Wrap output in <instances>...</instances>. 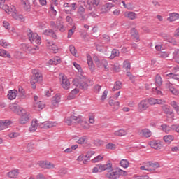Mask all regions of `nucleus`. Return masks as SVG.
Instances as JSON below:
<instances>
[{"instance_id": "nucleus-1", "label": "nucleus", "mask_w": 179, "mask_h": 179, "mask_svg": "<svg viewBox=\"0 0 179 179\" xmlns=\"http://www.w3.org/2000/svg\"><path fill=\"white\" fill-rule=\"evenodd\" d=\"M5 1L6 0H0V8L4 10L8 15H11L12 17L15 20H23V15L17 14L16 7L11 6L9 8V6L5 5Z\"/></svg>"}, {"instance_id": "nucleus-2", "label": "nucleus", "mask_w": 179, "mask_h": 179, "mask_svg": "<svg viewBox=\"0 0 179 179\" xmlns=\"http://www.w3.org/2000/svg\"><path fill=\"white\" fill-rule=\"evenodd\" d=\"M73 84L74 86L79 87V89H83L84 90H86L89 86V85L87 84L86 79L83 76H77L76 78H74L73 80Z\"/></svg>"}, {"instance_id": "nucleus-3", "label": "nucleus", "mask_w": 179, "mask_h": 179, "mask_svg": "<svg viewBox=\"0 0 179 179\" xmlns=\"http://www.w3.org/2000/svg\"><path fill=\"white\" fill-rule=\"evenodd\" d=\"M28 38L31 43H35L36 44H41V38L37 33H34L33 31L28 29L27 31Z\"/></svg>"}, {"instance_id": "nucleus-4", "label": "nucleus", "mask_w": 179, "mask_h": 179, "mask_svg": "<svg viewBox=\"0 0 179 179\" xmlns=\"http://www.w3.org/2000/svg\"><path fill=\"white\" fill-rule=\"evenodd\" d=\"M120 176H128V172L122 171L121 169H118L116 171L110 173H107L106 176L109 179H117L120 178Z\"/></svg>"}, {"instance_id": "nucleus-5", "label": "nucleus", "mask_w": 179, "mask_h": 179, "mask_svg": "<svg viewBox=\"0 0 179 179\" xmlns=\"http://www.w3.org/2000/svg\"><path fill=\"white\" fill-rule=\"evenodd\" d=\"M21 50L22 51H25V52H29V54H36V51H38V46H31L27 43H22L20 46Z\"/></svg>"}, {"instance_id": "nucleus-6", "label": "nucleus", "mask_w": 179, "mask_h": 179, "mask_svg": "<svg viewBox=\"0 0 179 179\" xmlns=\"http://www.w3.org/2000/svg\"><path fill=\"white\" fill-rule=\"evenodd\" d=\"M33 76L31 78V80H34L36 83L43 82V74L40 72V70L32 69Z\"/></svg>"}, {"instance_id": "nucleus-7", "label": "nucleus", "mask_w": 179, "mask_h": 179, "mask_svg": "<svg viewBox=\"0 0 179 179\" xmlns=\"http://www.w3.org/2000/svg\"><path fill=\"white\" fill-rule=\"evenodd\" d=\"M59 76L62 87L65 90H68V89L71 87V83L69 82V80L68 79V78H66V76H64L63 74L60 75Z\"/></svg>"}, {"instance_id": "nucleus-8", "label": "nucleus", "mask_w": 179, "mask_h": 179, "mask_svg": "<svg viewBox=\"0 0 179 179\" xmlns=\"http://www.w3.org/2000/svg\"><path fill=\"white\" fill-rule=\"evenodd\" d=\"M21 117L20 119V124L24 125V124H27L29 122V113L26 112V110L22 108L20 109Z\"/></svg>"}, {"instance_id": "nucleus-9", "label": "nucleus", "mask_w": 179, "mask_h": 179, "mask_svg": "<svg viewBox=\"0 0 179 179\" xmlns=\"http://www.w3.org/2000/svg\"><path fill=\"white\" fill-rule=\"evenodd\" d=\"M148 108L149 103H148V99H143L138 104V110L139 113H143V111H146Z\"/></svg>"}, {"instance_id": "nucleus-10", "label": "nucleus", "mask_w": 179, "mask_h": 179, "mask_svg": "<svg viewBox=\"0 0 179 179\" xmlns=\"http://www.w3.org/2000/svg\"><path fill=\"white\" fill-rule=\"evenodd\" d=\"M146 167H148V171H155L156 169L160 167V164L156 162H148L146 163Z\"/></svg>"}, {"instance_id": "nucleus-11", "label": "nucleus", "mask_w": 179, "mask_h": 179, "mask_svg": "<svg viewBox=\"0 0 179 179\" xmlns=\"http://www.w3.org/2000/svg\"><path fill=\"white\" fill-rule=\"evenodd\" d=\"M86 13V9H85V8H83V6H80L78 8L77 10V15L81 17V20H87V17H86V16L85 15V13Z\"/></svg>"}, {"instance_id": "nucleus-12", "label": "nucleus", "mask_w": 179, "mask_h": 179, "mask_svg": "<svg viewBox=\"0 0 179 179\" xmlns=\"http://www.w3.org/2000/svg\"><path fill=\"white\" fill-rule=\"evenodd\" d=\"M147 101L149 105L150 106H155L156 104H164L166 103L165 100L163 99H156L155 98H150L147 99Z\"/></svg>"}, {"instance_id": "nucleus-13", "label": "nucleus", "mask_w": 179, "mask_h": 179, "mask_svg": "<svg viewBox=\"0 0 179 179\" xmlns=\"http://www.w3.org/2000/svg\"><path fill=\"white\" fill-rule=\"evenodd\" d=\"M58 123L57 122H44L39 127L43 128L44 129H48V128H52V127H57Z\"/></svg>"}, {"instance_id": "nucleus-14", "label": "nucleus", "mask_w": 179, "mask_h": 179, "mask_svg": "<svg viewBox=\"0 0 179 179\" xmlns=\"http://www.w3.org/2000/svg\"><path fill=\"white\" fill-rule=\"evenodd\" d=\"M12 125V122L8 120H0V131H3L6 128H9Z\"/></svg>"}, {"instance_id": "nucleus-15", "label": "nucleus", "mask_w": 179, "mask_h": 179, "mask_svg": "<svg viewBox=\"0 0 179 179\" xmlns=\"http://www.w3.org/2000/svg\"><path fill=\"white\" fill-rule=\"evenodd\" d=\"M131 35L136 43H138V41H140L141 39L139 38V31H138V29L132 28L131 29Z\"/></svg>"}, {"instance_id": "nucleus-16", "label": "nucleus", "mask_w": 179, "mask_h": 179, "mask_svg": "<svg viewBox=\"0 0 179 179\" xmlns=\"http://www.w3.org/2000/svg\"><path fill=\"white\" fill-rule=\"evenodd\" d=\"M165 87L166 89H169V90H170V92H171L173 94H175V96H177V94H178V92L176 88H174V85H173L170 82L166 83Z\"/></svg>"}, {"instance_id": "nucleus-17", "label": "nucleus", "mask_w": 179, "mask_h": 179, "mask_svg": "<svg viewBox=\"0 0 179 179\" xmlns=\"http://www.w3.org/2000/svg\"><path fill=\"white\" fill-rule=\"evenodd\" d=\"M38 164L43 169H54V164L47 161H41L39 162Z\"/></svg>"}, {"instance_id": "nucleus-18", "label": "nucleus", "mask_w": 179, "mask_h": 179, "mask_svg": "<svg viewBox=\"0 0 179 179\" xmlns=\"http://www.w3.org/2000/svg\"><path fill=\"white\" fill-rule=\"evenodd\" d=\"M61 101V94H57L52 98V104L54 107H57L59 103Z\"/></svg>"}, {"instance_id": "nucleus-19", "label": "nucleus", "mask_w": 179, "mask_h": 179, "mask_svg": "<svg viewBox=\"0 0 179 179\" xmlns=\"http://www.w3.org/2000/svg\"><path fill=\"white\" fill-rule=\"evenodd\" d=\"M38 127V121L37 119L32 120L31 124L29 127L30 132H36V130Z\"/></svg>"}, {"instance_id": "nucleus-20", "label": "nucleus", "mask_w": 179, "mask_h": 179, "mask_svg": "<svg viewBox=\"0 0 179 179\" xmlns=\"http://www.w3.org/2000/svg\"><path fill=\"white\" fill-rule=\"evenodd\" d=\"M16 96H17V90H11L8 91L7 97L9 100H15V99H16Z\"/></svg>"}, {"instance_id": "nucleus-21", "label": "nucleus", "mask_w": 179, "mask_h": 179, "mask_svg": "<svg viewBox=\"0 0 179 179\" xmlns=\"http://www.w3.org/2000/svg\"><path fill=\"white\" fill-rule=\"evenodd\" d=\"M150 145L151 146V148H152L153 149H156L157 150H160V149L162 148V144L159 141H150Z\"/></svg>"}, {"instance_id": "nucleus-22", "label": "nucleus", "mask_w": 179, "mask_h": 179, "mask_svg": "<svg viewBox=\"0 0 179 179\" xmlns=\"http://www.w3.org/2000/svg\"><path fill=\"white\" fill-rule=\"evenodd\" d=\"M125 17L129 19L130 20H135V19H138V14L134 12H126L124 13Z\"/></svg>"}, {"instance_id": "nucleus-23", "label": "nucleus", "mask_w": 179, "mask_h": 179, "mask_svg": "<svg viewBox=\"0 0 179 179\" xmlns=\"http://www.w3.org/2000/svg\"><path fill=\"white\" fill-rule=\"evenodd\" d=\"M114 6L113 3H108L105 4L104 6H102L101 10L102 13H106V12H108V10H110L111 8Z\"/></svg>"}, {"instance_id": "nucleus-24", "label": "nucleus", "mask_w": 179, "mask_h": 179, "mask_svg": "<svg viewBox=\"0 0 179 179\" xmlns=\"http://www.w3.org/2000/svg\"><path fill=\"white\" fill-rule=\"evenodd\" d=\"M127 134H128V131H127V129H120L117 131H115L113 133V135H115V136H125V135H127Z\"/></svg>"}, {"instance_id": "nucleus-25", "label": "nucleus", "mask_w": 179, "mask_h": 179, "mask_svg": "<svg viewBox=\"0 0 179 179\" xmlns=\"http://www.w3.org/2000/svg\"><path fill=\"white\" fill-rule=\"evenodd\" d=\"M101 169L102 171H106V170L113 171V164H111V162L109 161L106 164L101 165Z\"/></svg>"}, {"instance_id": "nucleus-26", "label": "nucleus", "mask_w": 179, "mask_h": 179, "mask_svg": "<svg viewBox=\"0 0 179 179\" xmlns=\"http://www.w3.org/2000/svg\"><path fill=\"white\" fill-rule=\"evenodd\" d=\"M7 176L9 178H17V176H19L18 170H12L7 173Z\"/></svg>"}, {"instance_id": "nucleus-27", "label": "nucleus", "mask_w": 179, "mask_h": 179, "mask_svg": "<svg viewBox=\"0 0 179 179\" xmlns=\"http://www.w3.org/2000/svg\"><path fill=\"white\" fill-rule=\"evenodd\" d=\"M87 61L90 71L93 72V71H94V64L93 63V59H92V57H90V55L87 56Z\"/></svg>"}, {"instance_id": "nucleus-28", "label": "nucleus", "mask_w": 179, "mask_h": 179, "mask_svg": "<svg viewBox=\"0 0 179 179\" xmlns=\"http://www.w3.org/2000/svg\"><path fill=\"white\" fill-rule=\"evenodd\" d=\"M162 111H164L165 114L168 115H173V110L170 108V106L167 105H164L162 106Z\"/></svg>"}, {"instance_id": "nucleus-29", "label": "nucleus", "mask_w": 179, "mask_h": 179, "mask_svg": "<svg viewBox=\"0 0 179 179\" xmlns=\"http://www.w3.org/2000/svg\"><path fill=\"white\" fill-rule=\"evenodd\" d=\"M141 134L144 138H150V136H152V131L148 128L143 129L141 130Z\"/></svg>"}, {"instance_id": "nucleus-30", "label": "nucleus", "mask_w": 179, "mask_h": 179, "mask_svg": "<svg viewBox=\"0 0 179 179\" xmlns=\"http://www.w3.org/2000/svg\"><path fill=\"white\" fill-rule=\"evenodd\" d=\"M21 3L24 10H27V11L30 10L31 6H30V2H29V0H21Z\"/></svg>"}, {"instance_id": "nucleus-31", "label": "nucleus", "mask_w": 179, "mask_h": 179, "mask_svg": "<svg viewBox=\"0 0 179 179\" xmlns=\"http://www.w3.org/2000/svg\"><path fill=\"white\" fill-rule=\"evenodd\" d=\"M61 58L58 56H56L54 58L49 60V64H51L52 65H58V64H61Z\"/></svg>"}, {"instance_id": "nucleus-32", "label": "nucleus", "mask_w": 179, "mask_h": 179, "mask_svg": "<svg viewBox=\"0 0 179 179\" xmlns=\"http://www.w3.org/2000/svg\"><path fill=\"white\" fill-rule=\"evenodd\" d=\"M178 19H179V14L176 13L169 14V17H168L169 22H176Z\"/></svg>"}, {"instance_id": "nucleus-33", "label": "nucleus", "mask_w": 179, "mask_h": 179, "mask_svg": "<svg viewBox=\"0 0 179 179\" xmlns=\"http://www.w3.org/2000/svg\"><path fill=\"white\" fill-rule=\"evenodd\" d=\"M115 57H120V50L117 49H113L111 51V55L109 57L110 59H114Z\"/></svg>"}, {"instance_id": "nucleus-34", "label": "nucleus", "mask_w": 179, "mask_h": 179, "mask_svg": "<svg viewBox=\"0 0 179 179\" xmlns=\"http://www.w3.org/2000/svg\"><path fill=\"white\" fill-rule=\"evenodd\" d=\"M78 93H79V90H78L77 88L73 90L67 97L68 100H72L73 99H74L75 95L78 94Z\"/></svg>"}, {"instance_id": "nucleus-35", "label": "nucleus", "mask_w": 179, "mask_h": 179, "mask_svg": "<svg viewBox=\"0 0 179 179\" xmlns=\"http://www.w3.org/2000/svg\"><path fill=\"white\" fill-rule=\"evenodd\" d=\"M45 33L48 36H50V37H52L55 40H57V34H55V32H54V30L48 29V30H46Z\"/></svg>"}, {"instance_id": "nucleus-36", "label": "nucleus", "mask_w": 179, "mask_h": 179, "mask_svg": "<svg viewBox=\"0 0 179 179\" xmlns=\"http://www.w3.org/2000/svg\"><path fill=\"white\" fill-rule=\"evenodd\" d=\"M121 87H122V83L120 81H116L115 83V85L113 87L112 90L113 92H115V90H120V89H121Z\"/></svg>"}, {"instance_id": "nucleus-37", "label": "nucleus", "mask_w": 179, "mask_h": 179, "mask_svg": "<svg viewBox=\"0 0 179 179\" xmlns=\"http://www.w3.org/2000/svg\"><path fill=\"white\" fill-rule=\"evenodd\" d=\"M34 106L36 110H43V108H44V107H45V105H44V103L42 101L36 103H34Z\"/></svg>"}, {"instance_id": "nucleus-38", "label": "nucleus", "mask_w": 179, "mask_h": 179, "mask_svg": "<svg viewBox=\"0 0 179 179\" xmlns=\"http://www.w3.org/2000/svg\"><path fill=\"white\" fill-rule=\"evenodd\" d=\"M155 83L158 86H162L163 85V80H162V76L160 75L157 74L155 76Z\"/></svg>"}, {"instance_id": "nucleus-39", "label": "nucleus", "mask_w": 179, "mask_h": 179, "mask_svg": "<svg viewBox=\"0 0 179 179\" xmlns=\"http://www.w3.org/2000/svg\"><path fill=\"white\" fill-rule=\"evenodd\" d=\"M0 57H3L4 58H10V54H9L5 50L0 49Z\"/></svg>"}, {"instance_id": "nucleus-40", "label": "nucleus", "mask_w": 179, "mask_h": 179, "mask_svg": "<svg viewBox=\"0 0 179 179\" xmlns=\"http://www.w3.org/2000/svg\"><path fill=\"white\" fill-rule=\"evenodd\" d=\"M120 164L121 167H123L124 169H127V167L129 166V162L127 159H122L120 162Z\"/></svg>"}, {"instance_id": "nucleus-41", "label": "nucleus", "mask_w": 179, "mask_h": 179, "mask_svg": "<svg viewBox=\"0 0 179 179\" xmlns=\"http://www.w3.org/2000/svg\"><path fill=\"white\" fill-rule=\"evenodd\" d=\"M103 66L105 71H109V68H108V62H107V60L106 59H103L101 62V65L100 66Z\"/></svg>"}, {"instance_id": "nucleus-42", "label": "nucleus", "mask_w": 179, "mask_h": 179, "mask_svg": "<svg viewBox=\"0 0 179 179\" xmlns=\"http://www.w3.org/2000/svg\"><path fill=\"white\" fill-rule=\"evenodd\" d=\"M75 30H76V26L73 25L71 29L68 31L67 38H71L72 36H73V33H75Z\"/></svg>"}, {"instance_id": "nucleus-43", "label": "nucleus", "mask_w": 179, "mask_h": 179, "mask_svg": "<svg viewBox=\"0 0 179 179\" xmlns=\"http://www.w3.org/2000/svg\"><path fill=\"white\" fill-rule=\"evenodd\" d=\"M69 50L72 55H73L74 57H78L76 56V54H78V50H76V48H75V46L73 45H70Z\"/></svg>"}, {"instance_id": "nucleus-44", "label": "nucleus", "mask_w": 179, "mask_h": 179, "mask_svg": "<svg viewBox=\"0 0 179 179\" xmlns=\"http://www.w3.org/2000/svg\"><path fill=\"white\" fill-rule=\"evenodd\" d=\"M123 68H124V69H126L127 71L131 69V63H129V61L125 60L123 62Z\"/></svg>"}, {"instance_id": "nucleus-45", "label": "nucleus", "mask_w": 179, "mask_h": 179, "mask_svg": "<svg viewBox=\"0 0 179 179\" xmlns=\"http://www.w3.org/2000/svg\"><path fill=\"white\" fill-rule=\"evenodd\" d=\"M104 159V156L99 155L96 156L95 158L92 159V163H97L99 162H101Z\"/></svg>"}, {"instance_id": "nucleus-46", "label": "nucleus", "mask_w": 179, "mask_h": 179, "mask_svg": "<svg viewBox=\"0 0 179 179\" xmlns=\"http://www.w3.org/2000/svg\"><path fill=\"white\" fill-rule=\"evenodd\" d=\"M173 59H175L176 62L179 64V50L176 49L173 52Z\"/></svg>"}, {"instance_id": "nucleus-47", "label": "nucleus", "mask_w": 179, "mask_h": 179, "mask_svg": "<svg viewBox=\"0 0 179 179\" xmlns=\"http://www.w3.org/2000/svg\"><path fill=\"white\" fill-rule=\"evenodd\" d=\"M173 139H174V136H173L171 135H168V136H164V141L166 143H170V142H171Z\"/></svg>"}, {"instance_id": "nucleus-48", "label": "nucleus", "mask_w": 179, "mask_h": 179, "mask_svg": "<svg viewBox=\"0 0 179 179\" xmlns=\"http://www.w3.org/2000/svg\"><path fill=\"white\" fill-rule=\"evenodd\" d=\"M72 120L74 124H82V122H83L80 117L76 116H72Z\"/></svg>"}, {"instance_id": "nucleus-49", "label": "nucleus", "mask_w": 179, "mask_h": 179, "mask_svg": "<svg viewBox=\"0 0 179 179\" xmlns=\"http://www.w3.org/2000/svg\"><path fill=\"white\" fill-rule=\"evenodd\" d=\"M87 5H95L97 6L99 3H100V0H87Z\"/></svg>"}, {"instance_id": "nucleus-50", "label": "nucleus", "mask_w": 179, "mask_h": 179, "mask_svg": "<svg viewBox=\"0 0 179 179\" xmlns=\"http://www.w3.org/2000/svg\"><path fill=\"white\" fill-rule=\"evenodd\" d=\"M116 148H117V145H115V144L112 143H109L106 145V148L109 149L110 150H115Z\"/></svg>"}, {"instance_id": "nucleus-51", "label": "nucleus", "mask_w": 179, "mask_h": 179, "mask_svg": "<svg viewBox=\"0 0 179 179\" xmlns=\"http://www.w3.org/2000/svg\"><path fill=\"white\" fill-rule=\"evenodd\" d=\"M101 172H103V171L101 169V166L100 164L94 167L92 169V173H101Z\"/></svg>"}, {"instance_id": "nucleus-52", "label": "nucleus", "mask_w": 179, "mask_h": 179, "mask_svg": "<svg viewBox=\"0 0 179 179\" xmlns=\"http://www.w3.org/2000/svg\"><path fill=\"white\" fill-rule=\"evenodd\" d=\"M159 55L161 58H167L170 55L169 52H161L159 53Z\"/></svg>"}, {"instance_id": "nucleus-53", "label": "nucleus", "mask_w": 179, "mask_h": 179, "mask_svg": "<svg viewBox=\"0 0 179 179\" xmlns=\"http://www.w3.org/2000/svg\"><path fill=\"white\" fill-rule=\"evenodd\" d=\"M87 139V138L86 136H83L78 140V143L79 145H83L86 143Z\"/></svg>"}, {"instance_id": "nucleus-54", "label": "nucleus", "mask_w": 179, "mask_h": 179, "mask_svg": "<svg viewBox=\"0 0 179 179\" xmlns=\"http://www.w3.org/2000/svg\"><path fill=\"white\" fill-rule=\"evenodd\" d=\"M18 92H19V93H21L22 99H25L26 98V95L24 94V89H23V87H22L21 86H19L18 87Z\"/></svg>"}, {"instance_id": "nucleus-55", "label": "nucleus", "mask_w": 179, "mask_h": 179, "mask_svg": "<svg viewBox=\"0 0 179 179\" xmlns=\"http://www.w3.org/2000/svg\"><path fill=\"white\" fill-rule=\"evenodd\" d=\"M72 122H73V120L72 119V116L69 117H66L65 119V124L66 125H72Z\"/></svg>"}, {"instance_id": "nucleus-56", "label": "nucleus", "mask_w": 179, "mask_h": 179, "mask_svg": "<svg viewBox=\"0 0 179 179\" xmlns=\"http://www.w3.org/2000/svg\"><path fill=\"white\" fill-rule=\"evenodd\" d=\"M80 125L84 129H89V128H90L89 123L86 122V121L81 122Z\"/></svg>"}, {"instance_id": "nucleus-57", "label": "nucleus", "mask_w": 179, "mask_h": 179, "mask_svg": "<svg viewBox=\"0 0 179 179\" xmlns=\"http://www.w3.org/2000/svg\"><path fill=\"white\" fill-rule=\"evenodd\" d=\"M50 50H52V51H53V52L55 54H57V52H58V46L55 44H52L50 46Z\"/></svg>"}, {"instance_id": "nucleus-58", "label": "nucleus", "mask_w": 179, "mask_h": 179, "mask_svg": "<svg viewBox=\"0 0 179 179\" xmlns=\"http://www.w3.org/2000/svg\"><path fill=\"white\" fill-rule=\"evenodd\" d=\"M161 127L162 128V131L164 132H166V134H167L168 132H170V127L166 124H162Z\"/></svg>"}, {"instance_id": "nucleus-59", "label": "nucleus", "mask_w": 179, "mask_h": 179, "mask_svg": "<svg viewBox=\"0 0 179 179\" xmlns=\"http://www.w3.org/2000/svg\"><path fill=\"white\" fill-rule=\"evenodd\" d=\"M108 94V90H105L104 92H103V94L101 96V100L102 101H104V100H106V99H107V95Z\"/></svg>"}, {"instance_id": "nucleus-60", "label": "nucleus", "mask_w": 179, "mask_h": 179, "mask_svg": "<svg viewBox=\"0 0 179 179\" xmlns=\"http://www.w3.org/2000/svg\"><path fill=\"white\" fill-rule=\"evenodd\" d=\"M95 152L94 151H88L85 155V157L88 159V160H90V158L93 155H94Z\"/></svg>"}, {"instance_id": "nucleus-61", "label": "nucleus", "mask_w": 179, "mask_h": 179, "mask_svg": "<svg viewBox=\"0 0 179 179\" xmlns=\"http://www.w3.org/2000/svg\"><path fill=\"white\" fill-rule=\"evenodd\" d=\"M94 61L96 64V65L98 66V68H100V65H101V62H100V59H99V57L97 56H95L94 57Z\"/></svg>"}, {"instance_id": "nucleus-62", "label": "nucleus", "mask_w": 179, "mask_h": 179, "mask_svg": "<svg viewBox=\"0 0 179 179\" xmlns=\"http://www.w3.org/2000/svg\"><path fill=\"white\" fill-rule=\"evenodd\" d=\"M66 173H68V171L65 168H62L59 170V173L60 174V176H65Z\"/></svg>"}, {"instance_id": "nucleus-63", "label": "nucleus", "mask_w": 179, "mask_h": 179, "mask_svg": "<svg viewBox=\"0 0 179 179\" xmlns=\"http://www.w3.org/2000/svg\"><path fill=\"white\" fill-rule=\"evenodd\" d=\"M112 107H113V111H117V110L120 108V102L118 101L115 102V105H113V106Z\"/></svg>"}, {"instance_id": "nucleus-64", "label": "nucleus", "mask_w": 179, "mask_h": 179, "mask_svg": "<svg viewBox=\"0 0 179 179\" xmlns=\"http://www.w3.org/2000/svg\"><path fill=\"white\" fill-rule=\"evenodd\" d=\"M171 129H173V131H176V132H178V134H179V125L177 124H173L171 127Z\"/></svg>"}]
</instances>
